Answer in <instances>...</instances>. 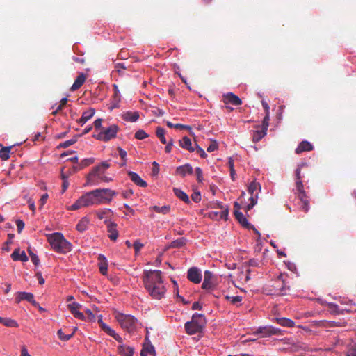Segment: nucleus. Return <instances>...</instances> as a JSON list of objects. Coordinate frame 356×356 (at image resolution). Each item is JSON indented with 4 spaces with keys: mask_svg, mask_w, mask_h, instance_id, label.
I'll return each mask as SVG.
<instances>
[{
    "mask_svg": "<svg viewBox=\"0 0 356 356\" xmlns=\"http://www.w3.org/2000/svg\"><path fill=\"white\" fill-rule=\"evenodd\" d=\"M234 214L236 218V220L238 221V222L244 227L248 229H253L254 232L258 234L259 236H260V233L254 227L253 225H252L250 223L248 222L245 216L243 214L242 212L240 211H238L235 209L234 211Z\"/></svg>",
    "mask_w": 356,
    "mask_h": 356,
    "instance_id": "obj_13",
    "label": "nucleus"
},
{
    "mask_svg": "<svg viewBox=\"0 0 356 356\" xmlns=\"http://www.w3.org/2000/svg\"><path fill=\"white\" fill-rule=\"evenodd\" d=\"M8 240L5 242V243L2 248L3 250L7 251V252L9 251L8 245L12 243V239L14 237V234H8Z\"/></svg>",
    "mask_w": 356,
    "mask_h": 356,
    "instance_id": "obj_50",
    "label": "nucleus"
},
{
    "mask_svg": "<svg viewBox=\"0 0 356 356\" xmlns=\"http://www.w3.org/2000/svg\"><path fill=\"white\" fill-rule=\"evenodd\" d=\"M306 164L302 163L299 165L296 170V194L297 195L298 198L302 203V209L305 212H308L309 210V197L307 195L305 191L304 190L303 184L302 181V175H301V168L303 166H305Z\"/></svg>",
    "mask_w": 356,
    "mask_h": 356,
    "instance_id": "obj_1",
    "label": "nucleus"
},
{
    "mask_svg": "<svg viewBox=\"0 0 356 356\" xmlns=\"http://www.w3.org/2000/svg\"><path fill=\"white\" fill-rule=\"evenodd\" d=\"M245 264L249 266L258 267L260 264V261L256 259H251Z\"/></svg>",
    "mask_w": 356,
    "mask_h": 356,
    "instance_id": "obj_53",
    "label": "nucleus"
},
{
    "mask_svg": "<svg viewBox=\"0 0 356 356\" xmlns=\"http://www.w3.org/2000/svg\"><path fill=\"white\" fill-rule=\"evenodd\" d=\"M187 278L195 284H198L202 280V274L197 267H192L188 270Z\"/></svg>",
    "mask_w": 356,
    "mask_h": 356,
    "instance_id": "obj_17",
    "label": "nucleus"
},
{
    "mask_svg": "<svg viewBox=\"0 0 356 356\" xmlns=\"http://www.w3.org/2000/svg\"><path fill=\"white\" fill-rule=\"evenodd\" d=\"M109 167L110 164L107 161H103L99 165L93 168L92 171L88 175L87 184L90 185L96 184L95 177L104 182L111 181L112 179L111 177L104 175V173Z\"/></svg>",
    "mask_w": 356,
    "mask_h": 356,
    "instance_id": "obj_4",
    "label": "nucleus"
},
{
    "mask_svg": "<svg viewBox=\"0 0 356 356\" xmlns=\"http://www.w3.org/2000/svg\"><path fill=\"white\" fill-rule=\"evenodd\" d=\"M313 145L307 140L302 141L296 147L295 152L296 154H300L303 152H309L313 150Z\"/></svg>",
    "mask_w": 356,
    "mask_h": 356,
    "instance_id": "obj_24",
    "label": "nucleus"
},
{
    "mask_svg": "<svg viewBox=\"0 0 356 356\" xmlns=\"http://www.w3.org/2000/svg\"><path fill=\"white\" fill-rule=\"evenodd\" d=\"M17 231L20 233L24 227V222L22 220H17L16 221Z\"/></svg>",
    "mask_w": 356,
    "mask_h": 356,
    "instance_id": "obj_58",
    "label": "nucleus"
},
{
    "mask_svg": "<svg viewBox=\"0 0 356 356\" xmlns=\"http://www.w3.org/2000/svg\"><path fill=\"white\" fill-rule=\"evenodd\" d=\"M95 113V108H90L88 111L83 113L81 118L79 120V123L83 126L88 120H89Z\"/></svg>",
    "mask_w": 356,
    "mask_h": 356,
    "instance_id": "obj_28",
    "label": "nucleus"
},
{
    "mask_svg": "<svg viewBox=\"0 0 356 356\" xmlns=\"http://www.w3.org/2000/svg\"><path fill=\"white\" fill-rule=\"evenodd\" d=\"M218 149V143L216 141H213L207 147V150L209 152H212Z\"/></svg>",
    "mask_w": 356,
    "mask_h": 356,
    "instance_id": "obj_56",
    "label": "nucleus"
},
{
    "mask_svg": "<svg viewBox=\"0 0 356 356\" xmlns=\"http://www.w3.org/2000/svg\"><path fill=\"white\" fill-rule=\"evenodd\" d=\"M179 143L182 148L187 149L191 152L195 151V148L192 146L191 140L188 136H184L179 140Z\"/></svg>",
    "mask_w": 356,
    "mask_h": 356,
    "instance_id": "obj_27",
    "label": "nucleus"
},
{
    "mask_svg": "<svg viewBox=\"0 0 356 356\" xmlns=\"http://www.w3.org/2000/svg\"><path fill=\"white\" fill-rule=\"evenodd\" d=\"M147 137V135L143 130H138L135 134V138L138 140H143Z\"/></svg>",
    "mask_w": 356,
    "mask_h": 356,
    "instance_id": "obj_52",
    "label": "nucleus"
},
{
    "mask_svg": "<svg viewBox=\"0 0 356 356\" xmlns=\"http://www.w3.org/2000/svg\"><path fill=\"white\" fill-rule=\"evenodd\" d=\"M104 223L106 225L108 237L111 241H116L118 238L119 233L117 229V224L114 222H111L108 220H105Z\"/></svg>",
    "mask_w": 356,
    "mask_h": 356,
    "instance_id": "obj_14",
    "label": "nucleus"
},
{
    "mask_svg": "<svg viewBox=\"0 0 356 356\" xmlns=\"http://www.w3.org/2000/svg\"><path fill=\"white\" fill-rule=\"evenodd\" d=\"M269 120H270V113H266L265 117L264 118L263 122H262V129L265 130H268V127L269 125Z\"/></svg>",
    "mask_w": 356,
    "mask_h": 356,
    "instance_id": "obj_51",
    "label": "nucleus"
},
{
    "mask_svg": "<svg viewBox=\"0 0 356 356\" xmlns=\"http://www.w3.org/2000/svg\"><path fill=\"white\" fill-rule=\"evenodd\" d=\"M206 318L203 314H194L191 321H187L185 325V330L189 335H193L201 332L206 325Z\"/></svg>",
    "mask_w": 356,
    "mask_h": 356,
    "instance_id": "obj_5",
    "label": "nucleus"
},
{
    "mask_svg": "<svg viewBox=\"0 0 356 356\" xmlns=\"http://www.w3.org/2000/svg\"><path fill=\"white\" fill-rule=\"evenodd\" d=\"M132 247L134 249L135 254H138L140 250L144 247V244L140 243V241L136 240L132 244Z\"/></svg>",
    "mask_w": 356,
    "mask_h": 356,
    "instance_id": "obj_49",
    "label": "nucleus"
},
{
    "mask_svg": "<svg viewBox=\"0 0 356 356\" xmlns=\"http://www.w3.org/2000/svg\"><path fill=\"white\" fill-rule=\"evenodd\" d=\"M132 195H133L132 189L126 190V191H122V197L125 199L129 198Z\"/></svg>",
    "mask_w": 356,
    "mask_h": 356,
    "instance_id": "obj_59",
    "label": "nucleus"
},
{
    "mask_svg": "<svg viewBox=\"0 0 356 356\" xmlns=\"http://www.w3.org/2000/svg\"><path fill=\"white\" fill-rule=\"evenodd\" d=\"M225 299L230 301V302L234 305L238 306L239 303L242 301V297L240 296H229L228 295L225 296Z\"/></svg>",
    "mask_w": 356,
    "mask_h": 356,
    "instance_id": "obj_42",
    "label": "nucleus"
},
{
    "mask_svg": "<svg viewBox=\"0 0 356 356\" xmlns=\"http://www.w3.org/2000/svg\"><path fill=\"white\" fill-rule=\"evenodd\" d=\"M76 330H77V328H76V327H75V328H74V332H73L72 333L69 334H64V333H63V332L62 331V330H61V329H60V330L58 331V332H57V334H58V338H59L60 340L64 341H67L70 340V339L72 337V336L74 335V332H75Z\"/></svg>",
    "mask_w": 356,
    "mask_h": 356,
    "instance_id": "obj_41",
    "label": "nucleus"
},
{
    "mask_svg": "<svg viewBox=\"0 0 356 356\" xmlns=\"http://www.w3.org/2000/svg\"><path fill=\"white\" fill-rule=\"evenodd\" d=\"M88 223L89 220L86 218H83L79 221L76 228L79 232H83L87 229Z\"/></svg>",
    "mask_w": 356,
    "mask_h": 356,
    "instance_id": "obj_37",
    "label": "nucleus"
},
{
    "mask_svg": "<svg viewBox=\"0 0 356 356\" xmlns=\"http://www.w3.org/2000/svg\"><path fill=\"white\" fill-rule=\"evenodd\" d=\"M99 205L95 190L87 192L80 197L73 204L71 205V210H77L81 207Z\"/></svg>",
    "mask_w": 356,
    "mask_h": 356,
    "instance_id": "obj_6",
    "label": "nucleus"
},
{
    "mask_svg": "<svg viewBox=\"0 0 356 356\" xmlns=\"http://www.w3.org/2000/svg\"><path fill=\"white\" fill-rule=\"evenodd\" d=\"M186 244V239L184 238H178L172 242L171 246L172 248H181Z\"/></svg>",
    "mask_w": 356,
    "mask_h": 356,
    "instance_id": "obj_46",
    "label": "nucleus"
},
{
    "mask_svg": "<svg viewBox=\"0 0 356 356\" xmlns=\"http://www.w3.org/2000/svg\"><path fill=\"white\" fill-rule=\"evenodd\" d=\"M47 238L48 242L54 251L65 254L71 250V243L64 238L61 233L55 232L49 234Z\"/></svg>",
    "mask_w": 356,
    "mask_h": 356,
    "instance_id": "obj_3",
    "label": "nucleus"
},
{
    "mask_svg": "<svg viewBox=\"0 0 356 356\" xmlns=\"http://www.w3.org/2000/svg\"><path fill=\"white\" fill-rule=\"evenodd\" d=\"M118 153H119V155L120 156V158L124 161V163H126L127 161V152L125 150H124L123 149H122L121 147H118Z\"/></svg>",
    "mask_w": 356,
    "mask_h": 356,
    "instance_id": "obj_54",
    "label": "nucleus"
},
{
    "mask_svg": "<svg viewBox=\"0 0 356 356\" xmlns=\"http://www.w3.org/2000/svg\"><path fill=\"white\" fill-rule=\"evenodd\" d=\"M267 134V131L261 129V130L254 131L252 136V141L253 143L259 142L261 138H263Z\"/></svg>",
    "mask_w": 356,
    "mask_h": 356,
    "instance_id": "obj_33",
    "label": "nucleus"
},
{
    "mask_svg": "<svg viewBox=\"0 0 356 356\" xmlns=\"http://www.w3.org/2000/svg\"><path fill=\"white\" fill-rule=\"evenodd\" d=\"M3 325L8 327H18L19 324L15 320L9 318H3L2 323Z\"/></svg>",
    "mask_w": 356,
    "mask_h": 356,
    "instance_id": "obj_40",
    "label": "nucleus"
},
{
    "mask_svg": "<svg viewBox=\"0 0 356 356\" xmlns=\"http://www.w3.org/2000/svg\"><path fill=\"white\" fill-rule=\"evenodd\" d=\"M347 356H356V344L348 350Z\"/></svg>",
    "mask_w": 356,
    "mask_h": 356,
    "instance_id": "obj_63",
    "label": "nucleus"
},
{
    "mask_svg": "<svg viewBox=\"0 0 356 356\" xmlns=\"http://www.w3.org/2000/svg\"><path fill=\"white\" fill-rule=\"evenodd\" d=\"M191 198L195 202H199L201 200V195L200 193H194L192 194Z\"/></svg>",
    "mask_w": 356,
    "mask_h": 356,
    "instance_id": "obj_62",
    "label": "nucleus"
},
{
    "mask_svg": "<svg viewBox=\"0 0 356 356\" xmlns=\"http://www.w3.org/2000/svg\"><path fill=\"white\" fill-rule=\"evenodd\" d=\"M261 189V185L259 183L256 181H252L248 188V193L251 195L250 197V203L248 204L246 207V210L249 211L253 208V207L257 204L258 200V192H260Z\"/></svg>",
    "mask_w": 356,
    "mask_h": 356,
    "instance_id": "obj_10",
    "label": "nucleus"
},
{
    "mask_svg": "<svg viewBox=\"0 0 356 356\" xmlns=\"http://www.w3.org/2000/svg\"><path fill=\"white\" fill-rule=\"evenodd\" d=\"M81 307V306L79 303L75 302L68 305V308L74 317L81 320H84V314L79 311Z\"/></svg>",
    "mask_w": 356,
    "mask_h": 356,
    "instance_id": "obj_22",
    "label": "nucleus"
},
{
    "mask_svg": "<svg viewBox=\"0 0 356 356\" xmlns=\"http://www.w3.org/2000/svg\"><path fill=\"white\" fill-rule=\"evenodd\" d=\"M176 173L184 177L187 174L191 175L193 173V168L190 164H185L177 167L176 169Z\"/></svg>",
    "mask_w": 356,
    "mask_h": 356,
    "instance_id": "obj_26",
    "label": "nucleus"
},
{
    "mask_svg": "<svg viewBox=\"0 0 356 356\" xmlns=\"http://www.w3.org/2000/svg\"><path fill=\"white\" fill-rule=\"evenodd\" d=\"M173 191L175 195L185 202H189L188 195L179 188H174Z\"/></svg>",
    "mask_w": 356,
    "mask_h": 356,
    "instance_id": "obj_35",
    "label": "nucleus"
},
{
    "mask_svg": "<svg viewBox=\"0 0 356 356\" xmlns=\"http://www.w3.org/2000/svg\"><path fill=\"white\" fill-rule=\"evenodd\" d=\"M94 161H95V159L93 158L85 159L81 161L79 167H74V170H81V169L91 165L92 163H94Z\"/></svg>",
    "mask_w": 356,
    "mask_h": 356,
    "instance_id": "obj_39",
    "label": "nucleus"
},
{
    "mask_svg": "<svg viewBox=\"0 0 356 356\" xmlns=\"http://www.w3.org/2000/svg\"><path fill=\"white\" fill-rule=\"evenodd\" d=\"M154 354V347L149 340L147 335H146L143 348L140 351V356H149Z\"/></svg>",
    "mask_w": 356,
    "mask_h": 356,
    "instance_id": "obj_19",
    "label": "nucleus"
},
{
    "mask_svg": "<svg viewBox=\"0 0 356 356\" xmlns=\"http://www.w3.org/2000/svg\"><path fill=\"white\" fill-rule=\"evenodd\" d=\"M122 118L126 121L134 122L139 118V113L138 111H127L123 114Z\"/></svg>",
    "mask_w": 356,
    "mask_h": 356,
    "instance_id": "obj_31",
    "label": "nucleus"
},
{
    "mask_svg": "<svg viewBox=\"0 0 356 356\" xmlns=\"http://www.w3.org/2000/svg\"><path fill=\"white\" fill-rule=\"evenodd\" d=\"M289 290L290 286L282 273L272 281L271 284L266 286L265 288L266 293L271 296H285Z\"/></svg>",
    "mask_w": 356,
    "mask_h": 356,
    "instance_id": "obj_2",
    "label": "nucleus"
},
{
    "mask_svg": "<svg viewBox=\"0 0 356 356\" xmlns=\"http://www.w3.org/2000/svg\"><path fill=\"white\" fill-rule=\"evenodd\" d=\"M225 104H232L234 106H240L242 104L241 99L232 92H229L223 96Z\"/></svg>",
    "mask_w": 356,
    "mask_h": 356,
    "instance_id": "obj_21",
    "label": "nucleus"
},
{
    "mask_svg": "<svg viewBox=\"0 0 356 356\" xmlns=\"http://www.w3.org/2000/svg\"><path fill=\"white\" fill-rule=\"evenodd\" d=\"M86 80V75L83 73H80L79 74V76L76 77V79H75L70 90L72 91H75V90H78L84 83Z\"/></svg>",
    "mask_w": 356,
    "mask_h": 356,
    "instance_id": "obj_25",
    "label": "nucleus"
},
{
    "mask_svg": "<svg viewBox=\"0 0 356 356\" xmlns=\"http://www.w3.org/2000/svg\"><path fill=\"white\" fill-rule=\"evenodd\" d=\"M127 69V67L124 63H118L115 65V71H116L120 75L124 74V70Z\"/></svg>",
    "mask_w": 356,
    "mask_h": 356,
    "instance_id": "obj_47",
    "label": "nucleus"
},
{
    "mask_svg": "<svg viewBox=\"0 0 356 356\" xmlns=\"http://www.w3.org/2000/svg\"><path fill=\"white\" fill-rule=\"evenodd\" d=\"M119 127L116 124H111L107 129L99 133L97 136H94L97 140L108 142L116 137Z\"/></svg>",
    "mask_w": 356,
    "mask_h": 356,
    "instance_id": "obj_11",
    "label": "nucleus"
},
{
    "mask_svg": "<svg viewBox=\"0 0 356 356\" xmlns=\"http://www.w3.org/2000/svg\"><path fill=\"white\" fill-rule=\"evenodd\" d=\"M276 322L280 325L287 327H292L295 325V323L292 320L286 318H277Z\"/></svg>",
    "mask_w": 356,
    "mask_h": 356,
    "instance_id": "obj_34",
    "label": "nucleus"
},
{
    "mask_svg": "<svg viewBox=\"0 0 356 356\" xmlns=\"http://www.w3.org/2000/svg\"><path fill=\"white\" fill-rule=\"evenodd\" d=\"M195 146L197 147V152L200 154L202 158H206L207 154L205 153L204 150L199 147L196 143Z\"/></svg>",
    "mask_w": 356,
    "mask_h": 356,
    "instance_id": "obj_60",
    "label": "nucleus"
},
{
    "mask_svg": "<svg viewBox=\"0 0 356 356\" xmlns=\"http://www.w3.org/2000/svg\"><path fill=\"white\" fill-rule=\"evenodd\" d=\"M218 207L222 209L220 211H212L209 213L210 218L216 220H226L229 214V209L227 207H224L221 204H218Z\"/></svg>",
    "mask_w": 356,
    "mask_h": 356,
    "instance_id": "obj_12",
    "label": "nucleus"
},
{
    "mask_svg": "<svg viewBox=\"0 0 356 356\" xmlns=\"http://www.w3.org/2000/svg\"><path fill=\"white\" fill-rule=\"evenodd\" d=\"M213 273L209 270H206L204 275V281L202 284V288L204 289H210L215 285L213 281Z\"/></svg>",
    "mask_w": 356,
    "mask_h": 356,
    "instance_id": "obj_20",
    "label": "nucleus"
},
{
    "mask_svg": "<svg viewBox=\"0 0 356 356\" xmlns=\"http://www.w3.org/2000/svg\"><path fill=\"white\" fill-rule=\"evenodd\" d=\"M145 288L153 298H156V270H145L143 272Z\"/></svg>",
    "mask_w": 356,
    "mask_h": 356,
    "instance_id": "obj_8",
    "label": "nucleus"
},
{
    "mask_svg": "<svg viewBox=\"0 0 356 356\" xmlns=\"http://www.w3.org/2000/svg\"><path fill=\"white\" fill-rule=\"evenodd\" d=\"M127 175L130 179L137 186L140 187H146L147 186V182L145 181L137 173L129 171L127 172Z\"/></svg>",
    "mask_w": 356,
    "mask_h": 356,
    "instance_id": "obj_23",
    "label": "nucleus"
},
{
    "mask_svg": "<svg viewBox=\"0 0 356 356\" xmlns=\"http://www.w3.org/2000/svg\"><path fill=\"white\" fill-rule=\"evenodd\" d=\"M67 99L66 97L63 98L60 102V104L57 106V108L52 112L53 115H56L60 111H61L63 107L67 104Z\"/></svg>",
    "mask_w": 356,
    "mask_h": 356,
    "instance_id": "obj_45",
    "label": "nucleus"
},
{
    "mask_svg": "<svg viewBox=\"0 0 356 356\" xmlns=\"http://www.w3.org/2000/svg\"><path fill=\"white\" fill-rule=\"evenodd\" d=\"M328 309L330 313L332 314H341V312L339 309V306L334 303L330 302L327 304Z\"/></svg>",
    "mask_w": 356,
    "mask_h": 356,
    "instance_id": "obj_48",
    "label": "nucleus"
},
{
    "mask_svg": "<svg viewBox=\"0 0 356 356\" xmlns=\"http://www.w3.org/2000/svg\"><path fill=\"white\" fill-rule=\"evenodd\" d=\"M98 259L99 261V271L102 275H106L107 273V270H108V264H107L106 259L104 255L99 254L98 257Z\"/></svg>",
    "mask_w": 356,
    "mask_h": 356,
    "instance_id": "obj_30",
    "label": "nucleus"
},
{
    "mask_svg": "<svg viewBox=\"0 0 356 356\" xmlns=\"http://www.w3.org/2000/svg\"><path fill=\"white\" fill-rule=\"evenodd\" d=\"M78 136H75L72 139L66 140L59 145L60 147L67 148L74 145L77 141Z\"/></svg>",
    "mask_w": 356,
    "mask_h": 356,
    "instance_id": "obj_44",
    "label": "nucleus"
},
{
    "mask_svg": "<svg viewBox=\"0 0 356 356\" xmlns=\"http://www.w3.org/2000/svg\"><path fill=\"white\" fill-rule=\"evenodd\" d=\"M195 170L198 182H202V181L203 180L202 169L199 167H197Z\"/></svg>",
    "mask_w": 356,
    "mask_h": 356,
    "instance_id": "obj_55",
    "label": "nucleus"
},
{
    "mask_svg": "<svg viewBox=\"0 0 356 356\" xmlns=\"http://www.w3.org/2000/svg\"><path fill=\"white\" fill-rule=\"evenodd\" d=\"M31 261L34 264L35 266L39 265L40 259L35 254H33L31 257Z\"/></svg>",
    "mask_w": 356,
    "mask_h": 356,
    "instance_id": "obj_64",
    "label": "nucleus"
},
{
    "mask_svg": "<svg viewBox=\"0 0 356 356\" xmlns=\"http://www.w3.org/2000/svg\"><path fill=\"white\" fill-rule=\"evenodd\" d=\"M98 323L102 330H104L111 337H113L117 341H122V339L120 337V336L118 334H117L113 329H111L108 325H107L105 323H104L101 318L98 320Z\"/></svg>",
    "mask_w": 356,
    "mask_h": 356,
    "instance_id": "obj_18",
    "label": "nucleus"
},
{
    "mask_svg": "<svg viewBox=\"0 0 356 356\" xmlns=\"http://www.w3.org/2000/svg\"><path fill=\"white\" fill-rule=\"evenodd\" d=\"M11 148V146L1 147V149H0V158L2 160L6 161L9 159Z\"/></svg>",
    "mask_w": 356,
    "mask_h": 356,
    "instance_id": "obj_38",
    "label": "nucleus"
},
{
    "mask_svg": "<svg viewBox=\"0 0 356 356\" xmlns=\"http://www.w3.org/2000/svg\"><path fill=\"white\" fill-rule=\"evenodd\" d=\"M11 258L13 261H27L29 258L26 256L24 251H22V253L19 252V249H15L14 252L11 254Z\"/></svg>",
    "mask_w": 356,
    "mask_h": 356,
    "instance_id": "obj_29",
    "label": "nucleus"
},
{
    "mask_svg": "<svg viewBox=\"0 0 356 356\" xmlns=\"http://www.w3.org/2000/svg\"><path fill=\"white\" fill-rule=\"evenodd\" d=\"M170 207L169 206H163L161 208H159L157 207V213H162L163 214L168 213L170 211Z\"/></svg>",
    "mask_w": 356,
    "mask_h": 356,
    "instance_id": "obj_57",
    "label": "nucleus"
},
{
    "mask_svg": "<svg viewBox=\"0 0 356 356\" xmlns=\"http://www.w3.org/2000/svg\"><path fill=\"white\" fill-rule=\"evenodd\" d=\"M115 318L122 328L129 333L136 330L140 325L138 320L131 315L119 313Z\"/></svg>",
    "mask_w": 356,
    "mask_h": 356,
    "instance_id": "obj_7",
    "label": "nucleus"
},
{
    "mask_svg": "<svg viewBox=\"0 0 356 356\" xmlns=\"http://www.w3.org/2000/svg\"><path fill=\"white\" fill-rule=\"evenodd\" d=\"M110 213H113V211L111 209H99L96 211L97 216L99 219L108 220L107 217Z\"/></svg>",
    "mask_w": 356,
    "mask_h": 356,
    "instance_id": "obj_36",
    "label": "nucleus"
},
{
    "mask_svg": "<svg viewBox=\"0 0 356 356\" xmlns=\"http://www.w3.org/2000/svg\"><path fill=\"white\" fill-rule=\"evenodd\" d=\"M165 130L161 127H157V138H159L163 144H166L168 141L166 140L165 137Z\"/></svg>",
    "mask_w": 356,
    "mask_h": 356,
    "instance_id": "obj_43",
    "label": "nucleus"
},
{
    "mask_svg": "<svg viewBox=\"0 0 356 356\" xmlns=\"http://www.w3.org/2000/svg\"><path fill=\"white\" fill-rule=\"evenodd\" d=\"M47 198H48L47 193L43 194L42 195V197L40 200V207H42L45 204V203L47 202Z\"/></svg>",
    "mask_w": 356,
    "mask_h": 356,
    "instance_id": "obj_61",
    "label": "nucleus"
},
{
    "mask_svg": "<svg viewBox=\"0 0 356 356\" xmlns=\"http://www.w3.org/2000/svg\"><path fill=\"white\" fill-rule=\"evenodd\" d=\"M95 190L99 205L111 202L113 197L117 195L116 191L110 188H97Z\"/></svg>",
    "mask_w": 356,
    "mask_h": 356,
    "instance_id": "obj_9",
    "label": "nucleus"
},
{
    "mask_svg": "<svg viewBox=\"0 0 356 356\" xmlns=\"http://www.w3.org/2000/svg\"><path fill=\"white\" fill-rule=\"evenodd\" d=\"M22 300H26V301L29 302L33 306H38V302H37L35 300L34 296L31 293L18 292L17 293L15 302L17 303H19Z\"/></svg>",
    "mask_w": 356,
    "mask_h": 356,
    "instance_id": "obj_16",
    "label": "nucleus"
},
{
    "mask_svg": "<svg viewBox=\"0 0 356 356\" xmlns=\"http://www.w3.org/2000/svg\"><path fill=\"white\" fill-rule=\"evenodd\" d=\"M280 330L273 326H265L259 327L254 334H261L264 337H268L272 335L280 334Z\"/></svg>",
    "mask_w": 356,
    "mask_h": 356,
    "instance_id": "obj_15",
    "label": "nucleus"
},
{
    "mask_svg": "<svg viewBox=\"0 0 356 356\" xmlns=\"http://www.w3.org/2000/svg\"><path fill=\"white\" fill-rule=\"evenodd\" d=\"M118 351L123 356H133L134 348L125 345H120L118 347Z\"/></svg>",
    "mask_w": 356,
    "mask_h": 356,
    "instance_id": "obj_32",
    "label": "nucleus"
}]
</instances>
